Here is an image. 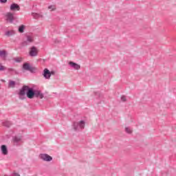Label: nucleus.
Here are the masks:
<instances>
[{"instance_id":"nucleus-1","label":"nucleus","mask_w":176,"mask_h":176,"mask_svg":"<svg viewBox=\"0 0 176 176\" xmlns=\"http://www.w3.org/2000/svg\"><path fill=\"white\" fill-rule=\"evenodd\" d=\"M20 96H27L28 98H34L35 92L32 88L28 86H23L19 92Z\"/></svg>"},{"instance_id":"nucleus-2","label":"nucleus","mask_w":176,"mask_h":176,"mask_svg":"<svg viewBox=\"0 0 176 176\" xmlns=\"http://www.w3.org/2000/svg\"><path fill=\"white\" fill-rule=\"evenodd\" d=\"M5 19L8 23H13L14 20V15L12 12H7L5 14Z\"/></svg>"},{"instance_id":"nucleus-3","label":"nucleus","mask_w":176,"mask_h":176,"mask_svg":"<svg viewBox=\"0 0 176 176\" xmlns=\"http://www.w3.org/2000/svg\"><path fill=\"white\" fill-rule=\"evenodd\" d=\"M38 52H39V50H37V48L36 47H32L30 49L29 54L31 57H35V56H38Z\"/></svg>"},{"instance_id":"nucleus-4","label":"nucleus","mask_w":176,"mask_h":176,"mask_svg":"<svg viewBox=\"0 0 176 176\" xmlns=\"http://www.w3.org/2000/svg\"><path fill=\"white\" fill-rule=\"evenodd\" d=\"M40 158L42 159V160H44L45 162H52V160H53L52 156L47 154H41Z\"/></svg>"},{"instance_id":"nucleus-5","label":"nucleus","mask_w":176,"mask_h":176,"mask_svg":"<svg viewBox=\"0 0 176 176\" xmlns=\"http://www.w3.org/2000/svg\"><path fill=\"white\" fill-rule=\"evenodd\" d=\"M10 10H12V12H14L16 10L19 11L20 10V6H19V4L17 3H14L11 4Z\"/></svg>"},{"instance_id":"nucleus-6","label":"nucleus","mask_w":176,"mask_h":176,"mask_svg":"<svg viewBox=\"0 0 176 176\" xmlns=\"http://www.w3.org/2000/svg\"><path fill=\"white\" fill-rule=\"evenodd\" d=\"M43 76L45 78V79H50V77L52 76V73H50V71L47 69H45L43 71Z\"/></svg>"},{"instance_id":"nucleus-7","label":"nucleus","mask_w":176,"mask_h":176,"mask_svg":"<svg viewBox=\"0 0 176 176\" xmlns=\"http://www.w3.org/2000/svg\"><path fill=\"white\" fill-rule=\"evenodd\" d=\"M78 126L80 129H85V122L80 121L79 123H74V130H78Z\"/></svg>"},{"instance_id":"nucleus-8","label":"nucleus","mask_w":176,"mask_h":176,"mask_svg":"<svg viewBox=\"0 0 176 176\" xmlns=\"http://www.w3.org/2000/svg\"><path fill=\"white\" fill-rule=\"evenodd\" d=\"M69 65L72 67V68H74V69H80V65L78 63H75L74 62H69Z\"/></svg>"},{"instance_id":"nucleus-9","label":"nucleus","mask_w":176,"mask_h":176,"mask_svg":"<svg viewBox=\"0 0 176 176\" xmlns=\"http://www.w3.org/2000/svg\"><path fill=\"white\" fill-rule=\"evenodd\" d=\"M34 96L42 99L43 98V94H41L40 91H34Z\"/></svg>"},{"instance_id":"nucleus-10","label":"nucleus","mask_w":176,"mask_h":176,"mask_svg":"<svg viewBox=\"0 0 176 176\" xmlns=\"http://www.w3.org/2000/svg\"><path fill=\"white\" fill-rule=\"evenodd\" d=\"M1 152L3 155H8V148L5 145L1 146Z\"/></svg>"},{"instance_id":"nucleus-11","label":"nucleus","mask_w":176,"mask_h":176,"mask_svg":"<svg viewBox=\"0 0 176 176\" xmlns=\"http://www.w3.org/2000/svg\"><path fill=\"white\" fill-rule=\"evenodd\" d=\"M23 69L25 71H30V69H31V66L28 63H24L23 65Z\"/></svg>"},{"instance_id":"nucleus-12","label":"nucleus","mask_w":176,"mask_h":176,"mask_svg":"<svg viewBox=\"0 0 176 176\" xmlns=\"http://www.w3.org/2000/svg\"><path fill=\"white\" fill-rule=\"evenodd\" d=\"M6 56H8L6 51L5 50L0 51V57H1V58H6Z\"/></svg>"},{"instance_id":"nucleus-13","label":"nucleus","mask_w":176,"mask_h":176,"mask_svg":"<svg viewBox=\"0 0 176 176\" xmlns=\"http://www.w3.org/2000/svg\"><path fill=\"white\" fill-rule=\"evenodd\" d=\"M25 29V26L24 25H21L19 28V32H21V33H23V32H24Z\"/></svg>"},{"instance_id":"nucleus-14","label":"nucleus","mask_w":176,"mask_h":176,"mask_svg":"<svg viewBox=\"0 0 176 176\" xmlns=\"http://www.w3.org/2000/svg\"><path fill=\"white\" fill-rule=\"evenodd\" d=\"M14 86H16V82L14 81H10L8 87L13 88Z\"/></svg>"},{"instance_id":"nucleus-15","label":"nucleus","mask_w":176,"mask_h":176,"mask_svg":"<svg viewBox=\"0 0 176 176\" xmlns=\"http://www.w3.org/2000/svg\"><path fill=\"white\" fill-rule=\"evenodd\" d=\"M125 131L128 134H131V133H133V129L129 127H125Z\"/></svg>"},{"instance_id":"nucleus-16","label":"nucleus","mask_w":176,"mask_h":176,"mask_svg":"<svg viewBox=\"0 0 176 176\" xmlns=\"http://www.w3.org/2000/svg\"><path fill=\"white\" fill-rule=\"evenodd\" d=\"M48 9L50 10V12H53L54 10H56V6H50L48 7Z\"/></svg>"},{"instance_id":"nucleus-17","label":"nucleus","mask_w":176,"mask_h":176,"mask_svg":"<svg viewBox=\"0 0 176 176\" xmlns=\"http://www.w3.org/2000/svg\"><path fill=\"white\" fill-rule=\"evenodd\" d=\"M6 69V67L0 63V71H5Z\"/></svg>"},{"instance_id":"nucleus-18","label":"nucleus","mask_w":176,"mask_h":176,"mask_svg":"<svg viewBox=\"0 0 176 176\" xmlns=\"http://www.w3.org/2000/svg\"><path fill=\"white\" fill-rule=\"evenodd\" d=\"M126 96H122V97H121V100H122V101L124 102V101H126Z\"/></svg>"},{"instance_id":"nucleus-19","label":"nucleus","mask_w":176,"mask_h":176,"mask_svg":"<svg viewBox=\"0 0 176 176\" xmlns=\"http://www.w3.org/2000/svg\"><path fill=\"white\" fill-rule=\"evenodd\" d=\"M0 2L1 3H6V2H8V0H0Z\"/></svg>"},{"instance_id":"nucleus-20","label":"nucleus","mask_w":176,"mask_h":176,"mask_svg":"<svg viewBox=\"0 0 176 176\" xmlns=\"http://www.w3.org/2000/svg\"><path fill=\"white\" fill-rule=\"evenodd\" d=\"M28 42H32V38H31L30 36L28 37Z\"/></svg>"},{"instance_id":"nucleus-21","label":"nucleus","mask_w":176,"mask_h":176,"mask_svg":"<svg viewBox=\"0 0 176 176\" xmlns=\"http://www.w3.org/2000/svg\"><path fill=\"white\" fill-rule=\"evenodd\" d=\"M6 35H10V32H7Z\"/></svg>"},{"instance_id":"nucleus-22","label":"nucleus","mask_w":176,"mask_h":176,"mask_svg":"<svg viewBox=\"0 0 176 176\" xmlns=\"http://www.w3.org/2000/svg\"><path fill=\"white\" fill-rule=\"evenodd\" d=\"M51 75H54V72H50Z\"/></svg>"},{"instance_id":"nucleus-23","label":"nucleus","mask_w":176,"mask_h":176,"mask_svg":"<svg viewBox=\"0 0 176 176\" xmlns=\"http://www.w3.org/2000/svg\"><path fill=\"white\" fill-rule=\"evenodd\" d=\"M15 175L20 176V175H19V173H16Z\"/></svg>"},{"instance_id":"nucleus-24","label":"nucleus","mask_w":176,"mask_h":176,"mask_svg":"<svg viewBox=\"0 0 176 176\" xmlns=\"http://www.w3.org/2000/svg\"><path fill=\"white\" fill-rule=\"evenodd\" d=\"M15 140H16V141H19V140H17V139H15Z\"/></svg>"}]
</instances>
